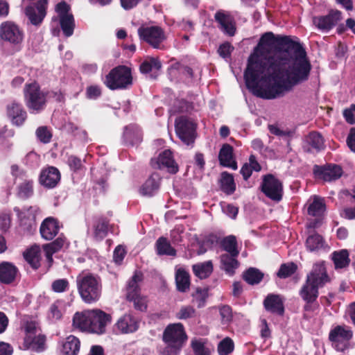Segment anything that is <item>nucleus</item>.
Returning a JSON list of instances; mask_svg holds the SVG:
<instances>
[{"instance_id":"obj_4","label":"nucleus","mask_w":355,"mask_h":355,"mask_svg":"<svg viewBox=\"0 0 355 355\" xmlns=\"http://www.w3.org/2000/svg\"><path fill=\"white\" fill-rule=\"evenodd\" d=\"M78 293L87 304L98 302L102 294V282L100 277L91 273L80 274L76 278Z\"/></svg>"},{"instance_id":"obj_43","label":"nucleus","mask_w":355,"mask_h":355,"mask_svg":"<svg viewBox=\"0 0 355 355\" xmlns=\"http://www.w3.org/2000/svg\"><path fill=\"white\" fill-rule=\"evenodd\" d=\"M33 181L28 178L24 179V182L18 187V196L21 198H27L33 195Z\"/></svg>"},{"instance_id":"obj_34","label":"nucleus","mask_w":355,"mask_h":355,"mask_svg":"<svg viewBox=\"0 0 355 355\" xmlns=\"http://www.w3.org/2000/svg\"><path fill=\"white\" fill-rule=\"evenodd\" d=\"M236 257L227 254H222L220 257L222 268L230 275H233L235 269L239 266Z\"/></svg>"},{"instance_id":"obj_57","label":"nucleus","mask_w":355,"mask_h":355,"mask_svg":"<svg viewBox=\"0 0 355 355\" xmlns=\"http://www.w3.org/2000/svg\"><path fill=\"white\" fill-rule=\"evenodd\" d=\"M221 319L224 322H230L232 318V309L229 306H223L220 309Z\"/></svg>"},{"instance_id":"obj_56","label":"nucleus","mask_w":355,"mask_h":355,"mask_svg":"<svg viewBox=\"0 0 355 355\" xmlns=\"http://www.w3.org/2000/svg\"><path fill=\"white\" fill-rule=\"evenodd\" d=\"M125 250L122 245H118L113 254V260L115 263L120 265L125 257Z\"/></svg>"},{"instance_id":"obj_27","label":"nucleus","mask_w":355,"mask_h":355,"mask_svg":"<svg viewBox=\"0 0 355 355\" xmlns=\"http://www.w3.org/2000/svg\"><path fill=\"white\" fill-rule=\"evenodd\" d=\"M160 182L159 175L152 174L139 189V193L144 196H152L159 189Z\"/></svg>"},{"instance_id":"obj_46","label":"nucleus","mask_w":355,"mask_h":355,"mask_svg":"<svg viewBox=\"0 0 355 355\" xmlns=\"http://www.w3.org/2000/svg\"><path fill=\"white\" fill-rule=\"evenodd\" d=\"M108 222L103 218L99 219L94 226V236L97 239L104 238L107 232Z\"/></svg>"},{"instance_id":"obj_42","label":"nucleus","mask_w":355,"mask_h":355,"mask_svg":"<svg viewBox=\"0 0 355 355\" xmlns=\"http://www.w3.org/2000/svg\"><path fill=\"white\" fill-rule=\"evenodd\" d=\"M306 142L313 149L320 151L324 148V139L322 136L317 132H312L306 137Z\"/></svg>"},{"instance_id":"obj_49","label":"nucleus","mask_w":355,"mask_h":355,"mask_svg":"<svg viewBox=\"0 0 355 355\" xmlns=\"http://www.w3.org/2000/svg\"><path fill=\"white\" fill-rule=\"evenodd\" d=\"M148 300L146 296L141 295L135 286V309L145 311L147 309Z\"/></svg>"},{"instance_id":"obj_63","label":"nucleus","mask_w":355,"mask_h":355,"mask_svg":"<svg viewBox=\"0 0 355 355\" xmlns=\"http://www.w3.org/2000/svg\"><path fill=\"white\" fill-rule=\"evenodd\" d=\"M67 162H68V164H69L70 168L74 171L80 169L82 166V162H81L80 159L78 158L76 156H73V155L70 156L68 158Z\"/></svg>"},{"instance_id":"obj_35","label":"nucleus","mask_w":355,"mask_h":355,"mask_svg":"<svg viewBox=\"0 0 355 355\" xmlns=\"http://www.w3.org/2000/svg\"><path fill=\"white\" fill-rule=\"evenodd\" d=\"M157 254L159 255H167L175 257L176 250L171 246L169 241L165 237H160L156 241Z\"/></svg>"},{"instance_id":"obj_6","label":"nucleus","mask_w":355,"mask_h":355,"mask_svg":"<svg viewBox=\"0 0 355 355\" xmlns=\"http://www.w3.org/2000/svg\"><path fill=\"white\" fill-rule=\"evenodd\" d=\"M24 98L27 107L31 112H39L44 108L46 94L40 90L36 82L26 84Z\"/></svg>"},{"instance_id":"obj_12","label":"nucleus","mask_w":355,"mask_h":355,"mask_svg":"<svg viewBox=\"0 0 355 355\" xmlns=\"http://www.w3.org/2000/svg\"><path fill=\"white\" fill-rule=\"evenodd\" d=\"M69 6L64 1L58 3L55 7V10L60 17L62 31L66 37L71 36L75 28L73 16L69 12Z\"/></svg>"},{"instance_id":"obj_45","label":"nucleus","mask_w":355,"mask_h":355,"mask_svg":"<svg viewBox=\"0 0 355 355\" xmlns=\"http://www.w3.org/2000/svg\"><path fill=\"white\" fill-rule=\"evenodd\" d=\"M297 266L293 262L283 263L281 265L277 275L281 279H286L295 272Z\"/></svg>"},{"instance_id":"obj_11","label":"nucleus","mask_w":355,"mask_h":355,"mask_svg":"<svg viewBox=\"0 0 355 355\" xmlns=\"http://www.w3.org/2000/svg\"><path fill=\"white\" fill-rule=\"evenodd\" d=\"M262 192L270 199L279 202L282 198V182L272 175H265L261 183Z\"/></svg>"},{"instance_id":"obj_21","label":"nucleus","mask_w":355,"mask_h":355,"mask_svg":"<svg viewBox=\"0 0 355 355\" xmlns=\"http://www.w3.org/2000/svg\"><path fill=\"white\" fill-rule=\"evenodd\" d=\"M59 229L58 221L54 218L49 217L42 223L40 231L43 239L50 241L58 234Z\"/></svg>"},{"instance_id":"obj_50","label":"nucleus","mask_w":355,"mask_h":355,"mask_svg":"<svg viewBox=\"0 0 355 355\" xmlns=\"http://www.w3.org/2000/svg\"><path fill=\"white\" fill-rule=\"evenodd\" d=\"M195 309L191 306H182L176 313V318L180 320H187L195 316Z\"/></svg>"},{"instance_id":"obj_14","label":"nucleus","mask_w":355,"mask_h":355,"mask_svg":"<svg viewBox=\"0 0 355 355\" xmlns=\"http://www.w3.org/2000/svg\"><path fill=\"white\" fill-rule=\"evenodd\" d=\"M306 279L320 288L331 281L324 261L315 263Z\"/></svg>"},{"instance_id":"obj_25","label":"nucleus","mask_w":355,"mask_h":355,"mask_svg":"<svg viewBox=\"0 0 355 355\" xmlns=\"http://www.w3.org/2000/svg\"><path fill=\"white\" fill-rule=\"evenodd\" d=\"M7 112L12 123L16 125H21L26 119V111L23 110L21 105L15 102L8 105Z\"/></svg>"},{"instance_id":"obj_19","label":"nucleus","mask_w":355,"mask_h":355,"mask_svg":"<svg viewBox=\"0 0 355 355\" xmlns=\"http://www.w3.org/2000/svg\"><path fill=\"white\" fill-rule=\"evenodd\" d=\"M47 3L37 2L35 6H29L26 8V15L32 24L37 26L42 23L46 16Z\"/></svg>"},{"instance_id":"obj_7","label":"nucleus","mask_w":355,"mask_h":355,"mask_svg":"<svg viewBox=\"0 0 355 355\" xmlns=\"http://www.w3.org/2000/svg\"><path fill=\"white\" fill-rule=\"evenodd\" d=\"M175 128L176 135L184 144L189 145L194 142L196 125L193 121L185 116H180L175 119Z\"/></svg>"},{"instance_id":"obj_41","label":"nucleus","mask_w":355,"mask_h":355,"mask_svg":"<svg viewBox=\"0 0 355 355\" xmlns=\"http://www.w3.org/2000/svg\"><path fill=\"white\" fill-rule=\"evenodd\" d=\"M325 210L324 200L318 196H314L312 202L308 207V214L313 216L321 215Z\"/></svg>"},{"instance_id":"obj_54","label":"nucleus","mask_w":355,"mask_h":355,"mask_svg":"<svg viewBox=\"0 0 355 355\" xmlns=\"http://www.w3.org/2000/svg\"><path fill=\"white\" fill-rule=\"evenodd\" d=\"M191 347L195 355H210L209 349L205 347L201 341L193 340L191 342Z\"/></svg>"},{"instance_id":"obj_55","label":"nucleus","mask_w":355,"mask_h":355,"mask_svg":"<svg viewBox=\"0 0 355 355\" xmlns=\"http://www.w3.org/2000/svg\"><path fill=\"white\" fill-rule=\"evenodd\" d=\"M36 135L38 139L43 143H49L51 138V134L46 127L37 128Z\"/></svg>"},{"instance_id":"obj_10","label":"nucleus","mask_w":355,"mask_h":355,"mask_svg":"<svg viewBox=\"0 0 355 355\" xmlns=\"http://www.w3.org/2000/svg\"><path fill=\"white\" fill-rule=\"evenodd\" d=\"M352 336L353 331L349 327L338 325L331 330L329 338L338 351L343 352L347 347Z\"/></svg>"},{"instance_id":"obj_64","label":"nucleus","mask_w":355,"mask_h":355,"mask_svg":"<svg viewBox=\"0 0 355 355\" xmlns=\"http://www.w3.org/2000/svg\"><path fill=\"white\" fill-rule=\"evenodd\" d=\"M347 144L352 151L355 153V128L350 130L349 134L347 138Z\"/></svg>"},{"instance_id":"obj_20","label":"nucleus","mask_w":355,"mask_h":355,"mask_svg":"<svg viewBox=\"0 0 355 355\" xmlns=\"http://www.w3.org/2000/svg\"><path fill=\"white\" fill-rule=\"evenodd\" d=\"M60 180V171L53 166L42 170L40 176V183L46 188L55 187Z\"/></svg>"},{"instance_id":"obj_18","label":"nucleus","mask_w":355,"mask_h":355,"mask_svg":"<svg viewBox=\"0 0 355 355\" xmlns=\"http://www.w3.org/2000/svg\"><path fill=\"white\" fill-rule=\"evenodd\" d=\"M314 172L320 178L327 182L336 180L343 174L342 168L336 164H329L324 166H315Z\"/></svg>"},{"instance_id":"obj_5","label":"nucleus","mask_w":355,"mask_h":355,"mask_svg":"<svg viewBox=\"0 0 355 355\" xmlns=\"http://www.w3.org/2000/svg\"><path fill=\"white\" fill-rule=\"evenodd\" d=\"M132 83L131 69L125 66H118L105 76L104 84L112 90L125 89Z\"/></svg>"},{"instance_id":"obj_22","label":"nucleus","mask_w":355,"mask_h":355,"mask_svg":"<svg viewBox=\"0 0 355 355\" xmlns=\"http://www.w3.org/2000/svg\"><path fill=\"white\" fill-rule=\"evenodd\" d=\"M266 311L279 315L284 313V306L282 297L279 295L269 294L263 301Z\"/></svg>"},{"instance_id":"obj_33","label":"nucleus","mask_w":355,"mask_h":355,"mask_svg":"<svg viewBox=\"0 0 355 355\" xmlns=\"http://www.w3.org/2000/svg\"><path fill=\"white\" fill-rule=\"evenodd\" d=\"M213 263L211 261H207L193 265L192 269L194 275L198 278L206 279L213 272Z\"/></svg>"},{"instance_id":"obj_29","label":"nucleus","mask_w":355,"mask_h":355,"mask_svg":"<svg viewBox=\"0 0 355 355\" xmlns=\"http://www.w3.org/2000/svg\"><path fill=\"white\" fill-rule=\"evenodd\" d=\"M80 342L78 338L71 335L62 343V353L63 355H77L80 351Z\"/></svg>"},{"instance_id":"obj_31","label":"nucleus","mask_w":355,"mask_h":355,"mask_svg":"<svg viewBox=\"0 0 355 355\" xmlns=\"http://www.w3.org/2000/svg\"><path fill=\"white\" fill-rule=\"evenodd\" d=\"M117 330L121 334H129L132 331L133 315L131 311L120 317L115 324Z\"/></svg>"},{"instance_id":"obj_17","label":"nucleus","mask_w":355,"mask_h":355,"mask_svg":"<svg viewBox=\"0 0 355 355\" xmlns=\"http://www.w3.org/2000/svg\"><path fill=\"white\" fill-rule=\"evenodd\" d=\"M214 19L219 24L220 29L229 36H233L236 32L234 17L229 12L218 10L214 15Z\"/></svg>"},{"instance_id":"obj_3","label":"nucleus","mask_w":355,"mask_h":355,"mask_svg":"<svg viewBox=\"0 0 355 355\" xmlns=\"http://www.w3.org/2000/svg\"><path fill=\"white\" fill-rule=\"evenodd\" d=\"M188 339L182 323L168 324L164 329L162 340L165 347L161 350L162 355H179Z\"/></svg>"},{"instance_id":"obj_16","label":"nucleus","mask_w":355,"mask_h":355,"mask_svg":"<svg viewBox=\"0 0 355 355\" xmlns=\"http://www.w3.org/2000/svg\"><path fill=\"white\" fill-rule=\"evenodd\" d=\"M151 164L154 168H166L168 172L173 174L178 171V166L175 162L172 152L170 150H166L161 153L157 160L151 161Z\"/></svg>"},{"instance_id":"obj_44","label":"nucleus","mask_w":355,"mask_h":355,"mask_svg":"<svg viewBox=\"0 0 355 355\" xmlns=\"http://www.w3.org/2000/svg\"><path fill=\"white\" fill-rule=\"evenodd\" d=\"M162 67V64L157 58H150L144 60L140 66V71L142 73H146L149 71L155 70H159Z\"/></svg>"},{"instance_id":"obj_15","label":"nucleus","mask_w":355,"mask_h":355,"mask_svg":"<svg viewBox=\"0 0 355 355\" xmlns=\"http://www.w3.org/2000/svg\"><path fill=\"white\" fill-rule=\"evenodd\" d=\"M14 211L17 213L19 219L20 226L26 232H31L35 227V217L38 209L36 207H30L20 210L15 207Z\"/></svg>"},{"instance_id":"obj_61","label":"nucleus","mask_w":355,"mask_h":355,"mask_svg":"<svg viewBox=\"0 0 355 355\" xmlns=\"http://www.w3.org/2000/svg\"><path fill=\"white\" fill-rule=\"evenodd\" d=\"M223 212L232 218H235L238 214V208L232 205L226 204L223 206Z\"/></svg>"},{"instance_id":"obj_37","label":"nucleus","mask_w":355,"mask_h":355,"mask_svg":"<svg viewBox=\"0 0 355 355\" xmlns=\"http://www.w3.org/2000/svg\"><path fill=\"white\" fill-rule=\"evenodd\" d=\"M220 188L223 192L228 195L234 192L236 189V184L234 183V178L232 175L227 172L222 173L220 179Z\"/></svg>"},{"instance_id":"obj_9","label":"nucleus","mask_w":355,"mask_h":355,"mask_svg":"<svg viewBox=\"0 0 355 355\" xmlns=\"http://www.w3.org/2000/svg\"><path fill=\"white\" fill-rule=\"evenodd\" d=\"M0 39L10 44L18 45L24 40V32L15 22L6 21L0 25Z\"/></svg>"},{"instance_id":"obj_13","label":"nucleus","mask_w":355,"mask_h":355,"mask_svg":"<svg viewBox=\"0 0 355 355\" xmlns=\"http://www.w3.org/2000/svg\"><path fill=\"white\" fill-rule=\"evenodd\" d=\"M340 20L341 12L338 10H332L327 15L313 17L312 21L320 31L328 32Z\"/></svg>"},{"instance_id":"obj_24","label":"nucleus","mask_w":355,"mask_h":355,"mask_svg":"<svg viewBox=\"0 0 355 355\" xmlns=\"http://www.w3.org/2000/svg\"><path fill=\"white\" fill-rule=\"evenodd\" d=\"M320 287L306 279L299 291V295L305 302H316Z\"/></svg>"},{"instance_id":"obj_30","label":"nucleus","mask_w":355,"mask_h":355,"mask_svg":"<svg viewBox=\"0 0 355 355\" xmlns=\"http://www.w3.org/2000/svg\"><path fill=\"white\" fill-rule=\"evenodd\" d=\"M41 251L40 247L34 245L27 249L23 254L25 260L34 268L37 269L40 266Z\"/></svg>"},{"instance_id":"obj_53","label":"nucleus","mask_w":355,"mask_h":355,"mask_svg":"<svg viewBox=\"0 0 355 355\" xmlns=\"http://www.w3.org/2000/svg\"><path fill=\"white\" fill-rule=\"evenodd\" d=\"M122 141L125 145H133V126L131 124L124 127Z\"/></svg>"},{"instance_id":"obj_2","label":"nucleus","mask_w":355,"mask_h":355,"mask_svg":"<svg viewBox=\"0 0 355 355\" xmlns=\"http://www.w3.org/2000/svg\"><path fill=\"white\" fill-rule=\"evenodd\" d=\"M112 321L110 314L98 309L76 313L73 318V325L82 331L103 334Z\"/></svg>"},{"instance_id":"obj_26","label":"nucleus","mask_w":355,"mask_h":355,"mask_svg":"<svg viewBox=\"0 0 355 355\" xmlns=\"http://www.w3.org/2000/svg\"><path fill=\"white\" fill-rule=\"evenodd\" d=\"M218 159L221 165L234 170L237 168L236 162L233 158V148L230 144H225L222 146Z\"/></svg>"},{"instance_id":"obj_59","label":"nucleus","mask_w":355,"mask_h":355,"mask_svg":"<svg viewBox=\"0 0 355 355\" xmlns=\"http://www.w3.org/2000/svg\"><path fill=\"white\" fill-rule=\"evenodd\" d=\"M87 96L90 99H96L101 94V88L96 85H92L87 89Z\"/></svg>"},{"instance_id":"obj_32","label":"nucleus","mask_w":355,"mask_h":355,"mask_svg":"<svg viewBox=\"0 0 355 355\" xmlns=\"http://www.w3.org/2000/svg\"><path fill=\"white\" fill-rule=\"evenodd\" d=\"M175 283L177 289L180 292L184 293L189 288L190 277L185 269L180 268L176 270Z\"/></svg>"},{"instance_id":"obj_40","label":"nucleus","mask_w":355,"mask_h":355,"mask_svg":"<svg viewBox=\"0 0 355 355\" xmlns=\"http://www.w3.org/2000/svg\"><path fill=\"white\" fill-rule=\"evenodd\" d=\"M324 245V241L318 234L310 235L306 241V248L310 252L318 251L322 248Z\"/></svg>"},{"instance_id":"obj_38","label":"nucleus","mask_w":355,"mask_h":355,"mask_svg":"<svg viewBox=\"0 0 355 355\" xmlns=\"http://www.w3.org/2000/svg\"><path fill=\"white\" fill-rule=\"evenodd\" d=\"M220 245L230 254L232 256L239 255V252L237 250V242L234 236L230 235L223 238L220 241Z\"/></svg>"},{"instance_id":"obj_39","label":"nucleus","mask_w":355,"mask_h":355,"mask_svg":"<svg viewBox=\"0 0 355 355\" xmlns=\"http://www.w3.org/2000/svg\"><path fill=\"white\" fill-rule=\"evenodd\" d=\"M263 277V274L255 268H250L243 275V279L251 285L259 284Z\"/></svg>"},{"instance_id":"obj_62","label":"nucleus","mask_w":355,"mask_h":355,"mask_svg":"<svg viewBox=\"0 0 355 355\" xmlns=\"http://www.w3.org/2000/svg\"><path fill=\"white\" fill-rule=\"evenodd\" d=\"M10 226V217L8 214H0V230L6 231Z\"/></svg>"},{"instance_id":"obj_23","label":"nucleus","mask_w":355,"mask_h":355,"mask_svg":"<svg viewBox=\"0 0 355 355\" xmlns=\"http://www.w3.org/2000/svg\"><path fill=\"white\" fill-rule=\"evenodd\" d=\"M19 274L18 268L12 263L3 261L0 263V282L10 284L15 282Z\"/></svg>"},{"instance_id":"obj_58","label":"nucleus","mask_w":355,"mask_h":355,"mask_svg":"<svg viewBox=\"0 0 355 355\" xmlns=\"http://www.w3.org/2000/svg\"><path fill=\"white\" fill-rule=\"evenodd\" d=\"M233 49L234 48L231 46V44L228 42H226L219 46L218 53L222 58H226L230 55Z\"/></svg>"},{"instance_id":"obj_36","label":"nucleus","mask_w":355,"mask_h":355,"mask_svg":"<svg viewBox=\"0 0 355 355\" xmlns=\"http://www.w3.org/2000/svg\"><path fill=\"white\" fill-rule=\"evenodd\" d=\"M332 259L336 269L347 267L350 261L349 252L347 250L334 252L332 253Z\"/></svg>"},{"instance_id":"obj_47","label":"nucleus","mask_w":355,"mask_h":355,"mask_svg":"<svg viewBox=\"0 0 355 355\" xmlns=\"http://www.w3.org/2000/svg\"><path fill=\"white\" fill-rule=\"evenodd\" d=\"M23 329L25 332V337H33L40 332V328L37 322L33 320H26L24 322Z\"/></svg>"},{"instance_id":"obj_1","label":"nucleus","mask_w":355,"mask_h":355,"mask_svg":"<svg viewBox=\"0 0 355 355\" xmlns=\"http://www.w3.org/2000/svg\"><path fill=\"white\" fill-rule=\"evenodd\" d=\"M311 70L306 52L298 40L268 32L249 56L244 79L254 96L275 99L306 81Z\"/></svg>"},{"instance_id":"obj_28","label":"nucleus","mask_w":355,"mask_h":355,"mask_svg":"<svg viewBox=\"0 0 355 355\" xmlns=\"http://www.w3.org/2000/svg\"><path fill=\"white\" fill-rule=\"evenodd\" d=\"M45 336L40 333L33 337H24V346L27 349L40 352L45 349Z\"/></svg>"},{"instance_id":"obj_60","label":"nucleus","mask_w":355,"mask_h":355,"mask_svg":"<svg viewBox=\"0 0 355 355\" xmlns=\"http://www.w3.org/2000/svg\"><path fill=\"white\" fill-rule=\"evenodd\" d=\"M49 317L54 320H57L61 318L62 312L56 303H54L51 306Z\"/></svg>"},{"instance_id":"obj_52","label":"nucleus","mask_w":355,"mask_h":355,"mask_svg":"<svg viewBox=\"0 0 355 355\" xmlns=\"http://www.w3.org/2000/svg\"><path fill=\"white\" fill-rule=\"evenodd\" d=\"M66 239L64 236H59L54 241L44 245V249H48L54 252L60 250L65 244Z\"/></svg>"},{"instance_id":"obj_51","label":"nucleus","mask_w":355,"mask_h":355,"mask_svg":"<svg viewBox=\"0 0 355 355\" xmlns=\"http://www.w3.org/2000/svg\"><path fill=\"white\" fill-rule=\"evenodd\" d=\"M69 283L67 279H58L52 282L51 288L55 293H63L69 289Z\"/></svg>"},{"instance_id":"obj_48","label":"nucleus","mask_w":355,"mask_h":355,"mask_svg":"<svg viewBox=\"0 0 355 355\" xmlns=\"http://www.w3.org/2000/svg\"><path fill=\"white\" fill-rule=\"evenodd\" d=\"M233 340L227 337L221 340L218 345V352L220 355H228L234 350Z\"/></svg>"},{"instance_id":"obj_8","label":"nucleus","mask_w":355,"mask_h":355,"mask_svg":"<svg viewBox=\"0 0 355 355\" xmlns=\"http://www.w3.org/2000/svg\"><path fill=\"white\" fill-rule=\"evenodd\" d=\"M141 40L147 42L154 49H163V42L166 39L164 31L159 26L142 27L138 29Z\"/></svg>"}]
</instances>
